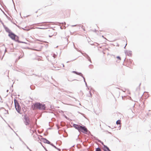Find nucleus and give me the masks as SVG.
Listing matches in <instances>:
<instances>
[{
    "mask_svg": "<svg viewBox=\"0 0 151 151\" xmlns=\"http://www.w3.org/2000/svg\"><path fill=\"white\" fill-rule=\"evenodd\" d=\"M76 129H77L79 132H81L85 134L89 135L90 133V132L84 126H82L76 124Z\"/></svg>",
    "mask_w": 151,
    "mask_h": 151,
    "instance_id": "f257e3e1",
    "label": "nucleus"
},
{
    "mask_svg": "<svg viewBox=\"0 0 151 151\" xmlns=\"http://www.w3.org/2000/svg\"><path fill=\"white\" fill-rule=\"evenodd\" d=\"M14 102L16 109L19 113L22 114L26 111V109H25V110H23V111H22L18 102L16 99L14 100Z\"/></svg>",
    "mask_w": 151,
    "mask_h": 151,
    "instance_id": "f03ea898",
    "label": "nucleus"
},
{
    "mask_svg": "<svg viewBox=\"0 0 151 151\" xmlns=\"http://www.w3.org/2000/svg\"><path fill=\"white\" fill-rule=\"evenodd\" d=\"M45 106L44 104H40V103H36L34 104L33 106L34 109H39L42 110H45Z\"/></svg>",
    "mask_w": 151,
    "mask_h": 151,
    "instance_id": "7ed1b4c3",
    "label": "nucleus"
},
{
    "mask_svg": "<svg viewBox=\"0 0 151 151\" xmlns=\"http://www.w3.org/2000/svg\"><path fill=\"white\" fill-rule=\"evenodd\" d=\"M8 36L12 40H14L16 41L19 42V37L12 32L10 33L9 34Z\"/></svg>",
    "mask_w": 151,
    "mask_h": 151,
    "instance_id": "20e7f679",
    "label": "nucleus"
},
{
    "mask_svg": "<svg viewBox=\"0 0 151 151\" xmlns=\"http://www.w3.org/2000/svg\"><path fill=\"white\" fill-rule=\"evenodd\" d=\"M24 122L26 125H29L32 122L31 120L29 119L26 114L24 115Z\"/></svg>",
    "mask_w": 151,
    "mask_h": 151,
    "instance_id": "39448f33",
    "label": "nucleus"
},
{
    "mask_svg": "<svg viewBox=\"0 0 151 151\" xmlns=\"http://www.w3.org/2000/svg\"><path fill=\"white\" fill-rule=\"evenodd\" d=\"M49 35L50 37L53 36H55L56 35L57 32L55 30L53 29H51L49 30Z\"/></svg>",
    "mask_w": 151,
    "mask_h": 151,
    "instance_id": "423d86ee",
    "label": "nucleus"
},
{
    "mask_svg": "<svg viewBox=\"0 0 151 151\" xmlns=\"http://www.w3.org/2000/svg\"><path fill=\"white\" fill-rule=\"evenodd\" d=\"M41 142L47 144H49L50 142L45 138H41L40 139Z\"/></svg>",
    "mask_w": 151,
    "mask_h": 151,
    "instance_id": "0eeeda50",
    "label": "nucleus"
},
{
    "mask_svg": "<svg viewBox=\"0 0 151 151\" xmlns=\"http://www.w3.org/2000/svg\"><path fill=\"white\" fill-rule=\"evenodd\" d=\"M125 52L126 55H128L129 56H130L132 54V51H130L125 50Z\"/></svg>",
    "mask_w": 151,
    "mask_h": 151,
    "instance_id": "6e6552de",
    "label": "nucleus"
},
{
    "mask_svg": "<svg viewBox=\"0 0 151 151\" xmlns=\"http://www.w3.org/2000/svg\"><path fill=\"white\" fill-rule=\"evenodd\" d=\"M104 151H111L109 148L105 145H104Z\"/></svg>",
    "mask_w": 151,
    "mask_h": 151,
    "instance_id": "1a4fd4ad",
    "label": "nucleus"
},
{
    "mask_svg": "<svg viewBox=\"0 0 151 151\" xmlns=\"http://www.w3.org/2000/svg\"><path fill=\"white\" fill-rule=\"evenodd\" d=\"M76 74L79 75V76H81L83 79L84 81V82H85V83L86 82V81H85V78L83 76L82 74L81 73H78V72H76Z\"/></svg>",
    "mask_w": 151,
    "mask_h": 151,
    "instance_id": "9d476101",
    "label": "nucleus"
},
{
    "mask_svg": "<svg viewBox=\"0 0 151 151\" xmlns=\"http://www.w3.org/2000/svg\"><path fill=\"white\" fill-rule=\"evenodd\" d=\"M35 14L38 13V14L39 15H40L42 14V12L41 11L40 9H39L36 12H35Z\"/></svg>",
    "mask_w": 151,
    "mask_h": 151,
    "instance_id": "9b49d317",
    "label": "nucleus"
},
{
    "mask_svg": "<svg viewBox=\"0 0 151 151\" xmlns=\"http://www.w3.org/2000/svg\"><path fill=\"white\" fill-rule=\"evenodd\" d=\"M4 29L6 30V31L8 32L9 34L11 32V30L7 27H4Z\"/></svg>",
    "mask_w": 151,
    "mask_h": 151,
    "instance_id": "f8f14e48",
    "label": "nucleus"
},
{
    "mask_svg": "<svg viewBox=\"0 0 151 151\" xmlns=\"http://www.w3.org/2000/svg\"><path fill=\"white\" fill-rule=\"evenodd\" d=\"M120 123H121V121L119 120H118L116 122V124H120Z\"/></svg>",
    "mask_w": 151,
    "mask_h": 151,
    "instance_id": "ddd939ff",
    "label": "nucleus"
},
{
    "mask_svg": "<svg viewBox=\"0 0 151 151\" xmlns=\"http://www.w3.org/2000/svg\"><path fill=\"white\" fill-rule=\"evenodd\" d=\"M96 151H101V150L99 147H98L96 149Z\"/></svg>",
    "mask_w": 151,
    "mask_h": 151,
    "instance_id": "4468645a",
    "label": "nucleus"
},
{
    "mask_svg": "<svg viewBox=\"0 0 151 151\" xmlns=\"http://www.w3.org/2000/svg\"><path fill=\"white\" fill-rule=\"evenodd\" d=\"M116 58L119 60V61L120 62L121 60V58L119 56H118L116 57Z\"/></svg>",
    "mask_w": 151,
    "mask_h": 151,
    "instance_id": "2eb2a0df",
    "label": "nucleus"
},
{
    "mask_svg": "<svg viewBox=\"0 0 151 151\" xmlns=\"http://www.w3.org/2000/svg\"><path fill=\"white\" fill-rule=\"evenodd\" d=\"M57 150L56 148H53V149H52V150L51 151H56Z\"/></svg>",
    "mask_w": 151,
    "mask_h": 151,
    "instance_id": "dca6fc26",
    "label": "nucleus"
},
{
    "mask_svg": "<svg viewBox=\"0 0 151 151\" xmlns=\"http://www.w3.org/2000/svg\"><path fill=\"white\" fill-rule=\"evenodd\" d=\"M86 56L88 57V60H89V61H90V62L91 61V59H90V58L88 56V55H87V54H86Z\"/></svg>",
    "mask_w": 151,
    "mask_h": 151,
    "instance_id": "f3484780",
    "label": "nucleus"
},
{
    "mask_svg": "<svg viewBox=\"0 0 151 151\" xmlns=\"http://www.w3.org/2000/svg\"><path fill=\"white\" fill-rule=\"evenodd\" d=\"M25 109H26H26L25 108V107H24L23 108H22V109H21V110H22V111H23V110H25Z\"/></svg>",
    "mask_w": 151,
    "mask_h": 151,
    "instance_id": "a211bd4d",
    "label": "nucleus"
},
{
    "mask_svg": "<svg viewBox=\"0 0 151 151\" xmlns=\"http://www.w3.org/2000/svg\"><path fill=\"white\" fill-rule=\"evenodd\" d=\"M99 142H101V143L103 145V142H101V141L99 140Z\"/></svg>",
    "mask_w": 151,
    "mask_h": 151,
    "instance_id": "6ab92c4d",
    "label": "nucleus"
},
{
    "mask_svg": "<svg viewBox=\"0 0 151 151\" xmlns=\"http://www.w3.org/2000/svg\"><path fill=\"white\" fill-rule=\"evenodd\" d=\"M89 93H90V96H91V92L89 91Z\"/></svg>",
    "mask_w": 151,
    "mask_h": 151,
    "instance_id": "aec40b11",
    "label": "nucleus"
},
{
    "mask_svg": "<svg viewBox=\"0 0 151 151\" xmlns=\"http://www.w3.org/2000/svg\"><path fill=\"white\" fill-rule=\"evenodd\" d=\"M85 84H86V86H87V84L86 82V83H85Z\"/></svg>",
    "mask_w": 151,
    "mask_h": 151,
    "instance_id": "412c9836",
    "label": "nucleus"
},
{
    "mask_svg": "<svg viewBox=\"0 0 151 151\" xmlns=\"http://www.w3.org/2000/svg\"><path fill=\"white\" fill-rule=\"evenodd\" d=\"M127 45V44H126V45H125V46L124 47V48H125L126 46Z\"/></svg>",
    "mask_w": 151,
    "mask_h": 151,
    "instance_id": "4be33fe9",
    "label": "nucleus"
},
{
    "mask_svg": "<svg viewBox=\"0 0 151 151\" xmlns=\"http://www.w3.org/2000/svg\"><path fill=\"white\" fill-rule=\"evenodd\" d=\"M29 30H30V29H27V31H29Z\"/></svg>",
    "mask_w": 151,
    "mask_h": 151,
    "instance_id": "5701e85b",
    "label": "nucleus"
},
{
    "mask_svg": "<svg viewBox=\"0 0 151 151\" xmlns=\"http://www.w3.org/2000/svg\"><path fill=\"white\" fill-rule=\"evenodd\" d=\"M73 72L76 73V72L75 71H73Z\"/></svg>",
    "mask_w": 151,
    "mask_h": 151,
    "instance_id": "b1692460",
    "label": "nucleus"
},
{
    "mask_svg": "<svg viewBox=\"0 0 151 151\" xmlns=\"http://www.w3.org/2000/svg\"><path fill=\"white\" fill-rule=\"evenodd\" d=\"M92 66V65H90L89 66L90 67V66Z\"/></svg>",
    "mask_w": 151,
    "mask_h": 151,
    "instance_id": "393cba45",
    "label": "nucleus"
}]
</instances>
